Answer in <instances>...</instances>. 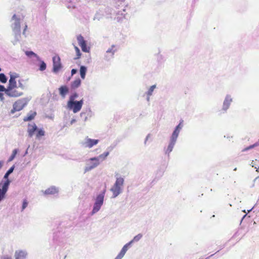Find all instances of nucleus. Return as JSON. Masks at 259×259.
<instances>
[{
  "mask_svg": "<svg viewBox=\"0 0 259 259\" xmlns=\"http://www.w3.org/2000/svg\"><path fill=\"white\" fill-rule=\"evenodd\" d=\"M72 122H74V120L71 121V123H72Z\"/></svg>",
  "mask_w": 259,
  "mask_h": 259,
  "instance_id": "48",
  "label": "nucleus"
},
{
  "mask_svg": "<svg viewBox=\"0 0 259 259\" xmlns=\"http://www.w3.org/2000/svg\"><path fill=\"white\" fill-rule=\"evenodd\" d=\"M80 83L81 81L78 78L72 82L71 87L72 88H77L80 85Z\"/></svg>",
  "mask_w": 259,
  "mask_h": 259,
  "instance_id": "21",
  "label": "nucleus"
},
{
  "mask_svg": "<svg viewBox=\"0 0 259 259\" xmlns=\"http://www.w3.org/2000/svg\"><path fill=\"white\" fill-rule=\"evenodd\" d=\"M257 171H259V167L256 170Z\"/></svg>",
  "mask_w": 259,
  "mask_h": 259,
  "instance_id": "47",
  "label": "nucleus"
},
{
  "mask_svg": "<svg viewBox=\"0 0 259 259\" xmlns=\"http://www.w3.org/2000/svg\"><path fill=\"white\" fill-rule=\"evenodd\" d=\"M17 149H14L13 151V153L11 155V156H10V157L9 158V161H11L12 160H13V159L15 158L16 155L17 154Z\"/></svg>",
  "mask_w": 259,
  "mask_h": 259,
  "instance_id": "30",
  "label": "nucleus"
},
{
  "mask_svg": "<svg viewBox=\"0 0 259 259\" xmlns=\"http://www.w3.org/2000/svg\"><path fill=\"white\" fill-rule=\"evenodd\" d=\"M179 133H180L179 130L175 128V130L174 131V132L172 134V136L171 137V140L176 142V140L178 137Z\"/></svg>",
  "mask_w": 259,
  "mask_h": 259,
  "instance_id": "19",
  "label": "nucleus"
},
{
  "mask_svg": "<svg viewBox=\"0 0 259 259\" xmlns=\"http://www.w3.org/2000/svg\"><path fill=\"white\" fill-rule=\"evenodd\" d=\"M27 25H25V29H24V32H23V33H24V32L26 31V30L27 29Z\"/></svg>",
  "mask_w": 259,
  "mask_h": 259,
  "instance_id": "43",
  "label": "nucleus"
},
{
  "mask_svg": "<svg viewBox=\"0 0 259 259\" xmlns=\"http://www.w3.org/2000/svg\"><path fill=\"white\" fill-rule=\"evenodd\" d=\"M259 145V144L258 143H255L254 144H253L252 145H250L249 146V147H247L246 148H245L243 151H246V150H249L251 148H253Z\"/></svg>",
  "mask_w": 259,
  "mask_h": 259,
  "instance_id": "32",
  "label": "nucleus"
},
{
  "mask_svg": "<svg viewBox=\"0 0 259 259\" xmlns=\"http://www.w3.org/2000/svg\"><path fill=\"white\" fill-rule=\"evenodd\" d=\"M254 213H255V214H256V215H257V214L258 213H259V211H247V213L246 214H245L243 216V218H242V220L243 219H245V217H246L247 215H248V214H249L248 217H249V218H250V217L253 216V214Z\"/></svg>",
  "mask_w": 259,
  "mask_h": 259,
  "instance_id": "23",
  "label": "nucleus"
},
{
  "mask_svg": "<svg viewBox=\"0 0 259 259\" xmlns=\"http://www.w3.org/2000/svg\"><path fill=\"white\" fill-rule=\"evenodd\" d=\"M4 164V162L3 161H0V169L2 168Z\"/></svg>",
  "mask_w": 259,
  "mask_h": 259,
  "instance_id": "41",
  "label": "nucleus"
},
{
  "mask_svg": "<svg viewBox=\"0 0 259 259\" xmlns=\"http://www.w3.org/2000/svg\"><path fill=\"white\" fill-rule=\"evenodd\" d=\"M28 256V252L26 249H18L15 251V259H26Z\"/></svg>",
  "mask_w": 259,
  "mask_h": 259,
  "instance_id": "8",
  "label": "nucleus"
},
{
  "mask_svg": "<svg viewBox=\"0 0 259 259\" xmlns=\"http://www.w3.org/2000/svg\"><path fill=\"white\" fill-rule=\"evenodd\" d=\"M1 71V68H0V71Z\"/></svg>",
  "mask_w": 259,
  "mask_h": 259,
  "instance_id": "50",
  "label": "nucleus"
},
{
  "mask_svg": "<svg viewBox=\"0 0 259 259\" xmlns=\"http://www.w3.org/2000/svg\"><path fill=\"white\" fill-rule=\"evenodd\" d=\"M10 78L9 81V85L6 90V93L10 97H17L23 94V91L24 89V85L22 81L18 80V84L16 82V78L19 77L18 74L15 72L9 73Z\"/></svg>",
  "mask_w": 259,
  "mask_h": 259,
  "instance_id": "1",
  "label": "nucleus"
},
{
  "mask_svg": "<svg viewBox=\"0 0 259 259\" xmlns=\"http://www.w3.org/2000/svg\"><path fill=\"white\" fill-rule=\"evenodd\" d=\"M1 259H13V258L11 255H5L3 256H2Z\"/></svg>",
  "mask_w": 259,
  "mask_h": 259,
  "instance_id": "35",
  "label": "nucleus"
},
{
  "mask_svg": "<svg viewBox=\"0 0 259 259\" xmlns=\"http://www.w3.org/2000/svg\"><path fill=\"white\" fill-rule=\"evenodd\" d=\"M14 169V166H12L8 171H9L11 174L13 172V170Z\"/></svg>",
  "mask_w": 259,
  "mask_h": 259,
  "instance_id": "39",
  "label": "nucleus"
},
{
  "mask_svg": "<svg viewBox=\"0 0 259 259\" xmlns=\"http://www.w3.org/2000/svg\"><path fill=\"white\" fill-rule=\"evenodd\" d=\"M77 72V70L75 69H72L71 70V75H74V74H75Z\"/></svg>",
  "mask_w": 259,
  "mask_h": 259,
  "instance_id": "38",
  "label": "nucleus"
},
{
  "mask_svg": "<svg viewBox=\"0 0 259 259\" xmlns=\"http://www.w3.org/2000/svg\"><path fill=\"white\" fill-rule=\"evenodd\" d=\"M83 100L81 99L80 101H68L67 102V107L69 109L72 110L73 113H75L79 112L83 105Z\"/></svg>",
  "mask_w": 259,
  "mask_h": 259,
  "instance_id": "4",
  "label": "nucleus"
},
{
  "mask_svg": "<svg viewBox=\"0 0 259 259\" xmlns=\"http://www.w3.org/2000/svg\"><path fill=\"white\" fill-rule=\"evenodd\" d=\"M232 101V99L229 97H227L224 102L223 103V109L226 111L227 110L230 105V103Z\"/></svg>",
  "mask_w": 259,
  "mask_h": 259,
  "instance_id": "16",
  "label": "nucleus"
},
{
  "mask_svg": "<svg viewBox=\"0 0 259 259\" xmlns=\"http://www.w3.org/2000/svg\"><path fill=\"white\" fill-rule=\"evenodd\" d=\"M213 255V254L211 255H210V256H209V257H206L205 259H208V258H209V257H210V256H212Z\"/></svg>",
  "mask_w": 259,
  "mask_h": 259,
  "instance_id": "46",
  "label": "nucleus"
},
{
  "mask_svg": "<svg viewBox=\"0 0 259 259\" xmlns=\"http://www.w3.org/2000/svg\"><path fill=\"white\" fill-rule=\"evenodd\" d=\"M87 71V69L86 67H85L84 66H81L80 67V70H79L81 78L83 79L85 78Z\"/></svg>",
  "mask_w": 259,
  "mask_h": 259,
  "instance_id": "17",
  "label": "nucleus"
},
{
  "mask_svg": "<svg viewBox=\"0 0 259 259\" xmlns=\"http://www.w3.org/2000/svg\"><path fill=\"white\" fill-rule=\"evenodd\" d=\"M46 69V64L44 61H42L40 65L39 70L41 71H44Z\"/></svg>",
  "mask_w": 259,
  "mask_h": 259,
  "instance_id": "31",
  "label": "nucleus"
},
{
  "mask_svg": "<svg viewBox=\"0 0 259 259\" xmlns=\"http://www.w3.org/2000/svg\"><path fill=\"white\" fill-rule=\"evenodd\" d=\"M9 176L5 174L3 180L0 182V201L5 198L10 184L11 181L8 179Z\"/></svg>",
  "mask_w": 259,
  "mask_h": 259,
  "instance_id": "3",
  "label": "nucleus"
},
{
  "mask_svg": "<svg viewBox=\"0 0 259 259\" xmlns=\"http://www.w3.org/2000/svg\"><path fill=\"white\" fill-rule=\"evenodd\" d=\"M36 114V112H34L29 115H28L27 116L24 118L23 120L24 121H30L35 117Z\"/></svg>",
  "mask_w": 259,
  "mask_h": 259,
  "instance_id": "18",
  "label": "nucleus"
},
{
  "mask_svg": "<svg viewBox=\"0 0 259 259\" xmlns=\"http://www.w3.org/2000/svg\"><path fill=\"white\" fill-rule=\"evenodd\" d=\"M16 15L15 14H14L13 16V19H16Z\"/></svg>",
  "mask_w": 259,
  "mask_h": 259,
  "instance_id": "44",
  "label": "nucleus"
},
{
  "mask_svg": "<svg viewBox=\"0 0 259 259\" xmlns=\"http://www.w3.org/2000/svg\"><path fill=\"white\" fill-rule=\"evenodd\" d=\"M124 182V180L122 178H118L116 179V182L115 183V185L116 186H118L121 188V187L123 185Z\"/></svg>",
  "mask_w": 259,
  "mask_h": 259,
  "instance_id": "20",
  "label": "nucleus"
},
{
  "mask_svg": "<svg viewBox=\"0 0 259 259\" xmlns=\"http://www.w3.org/2000/svg\"><path fill=\"white\" fill-rule=\"evenodd\" d=\"M99 142L98 140L91 139L89 138L85 139V141L83 143V145L85 148H91L94 145H97Z\"/></svg>",
  "mask_w": 259,
  "mask_h": 259,
  "instance_id": "11",
  "label": "nucleus"
},
{
  "mask_svg": "<svg viewBox=\"0 0 259 259\" xmlns=\"http://www.w3.org/2000/svg\"><path fill=\"white\" fill-rule=\"evenodd\" d=\"M114 49V46H112L111 48H110L106 51L107 54H111V57H112L113 56L114 53L115 52V50Z\"/></svg>",
  "mask_w": 259,
  "mask_h": 259,
  "instance_id": "25",
  "label": "nucleus"
},
{
  "mask_svg": "<svg viewBox=\"0 0 259 259\" xmlns=\"http://www.w3.org/2000/svg\"><path fill=\"white\" fill-rule=\"evenodd\" d=\"M5 87L3 85H0V92L6 91Z\"/></svg>",
  "mask_w": 259,
  "mask_h": 259,
  "instance_id": "37",
  "label": "nucleus"
},
{
  "mask_svg": "<svg viewBox=\"0 0 259 259\" xmlns=\"http://www.w3.org/2000/svg\"><path fill=\"white\" fill-rule=\"evenodd\" d=\"M77 97V94L74 93L70 97L69 101H75V98H76Z\"/></svg>",
  "mask_w": 259,
  "mask_h": 259,
  "instance_id": "33",
  "label": "nucleus"
},
{
  "mask_svg": "<svg viewBox=\"0 0 259 259\" xmlns=\"http://www.w3.org/2000/svg\"><path fill=\"white\" fill-rule=\"evenodd\" d=\"M74 49L76 53V57L74 59H78L81 56V53L80 52L79 48L77 47L74 46Z\"/></svg>",
  "mask_w": 259,
  "mask_h": 259,
  "instance_id": "26",
  "label": "nucleus"
},
{
  "mask_svg": "<svg viewBox=\"0 0 259 259\" xmlns=\"http://www.w3.org/2000/svg\"><path fill=\"white\" fill-rule=\"evenodd\" d=\"M28 204V203L26 199L24 200L23 201V204H22V209H24L27 206Z\"/></svg>",
  "mask_w": 259,
  "mask_h": 259,
  "instance_id": "34",
  "label": "nucleus"
},
{
  "mask_svg": "<svg viewBox=\"0 0 259 259\" xmlns=\"http://www.w3.org/2000/svg\"><path fill=\"white\" fill-rule=\"evenodd\" d=\"M60 95L63 97L64 98L66 94L68 93L69 90L68 88L66 85H63L60 87L59 88Z\"/></svg>",
  "mask_w": 259,
  "mask_h": 259,
  "instance_id": "14",
  "label": "nucleus"
},
{
  "mask_svg": "<svg viewBox=\"0 0 259 259\" xmlns=\"http://www.w3.org/2000/svg\"><path fill=\"white\" fill-rule=\"evenodd\" d=\"M175 142H176L171 140L170 143V144H169V145H168V146L167 147V149L166 150V152L169 153V152H170L172 151Z\"/></svg>",
  "mask_w": 259,
  "mask_h": 259,
  "instance_id": "24",
  "label": "nucleus"
},
{
  "mask_svg": "<svg viewBox=\"0 0 259 259\" xmlns=\"http://www.w3.org/2000/svg\"><path fill=\"white\" fill-rule=\"evenodd\" d=\"M37 130V126L34 123H33L32 124H28L27 132L29 137H32L34 135V132H36Z\"/></svg>",
  "mask_w": 259,
  "mask_h": 259,
  "instance_id": "12",
  "label": "nucleus"
},
{
  "mask_svg": "<svg viewBox=\"0 0 259 259\" xmlns=\"http://www.w3.org/2000/svg\"><path fill=\"white\" fill-rule=\"evenodd\" d=\"M6 174H7L8 175H10L11 174V173L9 171H7Z\"/></svg>",
  "mask_w": 259,
  "mask_h": 259,
  "instance_id": "45",
  "label": "nucleus"
},
{
  "mask_svg": "<svg viewBox=\"0 0 259 259\" xmlns=\"http://www.w3.org/2000/svg\"><path fill=\"white\" fill-rule=\"evenodd\" d=\"M77 39L82 51L84 52H89L90 48L87 47L86 41L84 39L83 37L81 35H79L77 36Z\"/></svg>",
  "mask_w": 259,
  "mask_h": 259,
  "instance_id": "10",
  "label": "nucleus"
},
{
  "mask_svg": "<svg viewBox=\"0 0 259 259\" xmlns=\"http://www.w3.org/2000/svg\"><path fill=\"white\" fill-rule=\"evenodd\" d=\"M182 122H183V121L181 122L178 124V125H177V127H176V129L178 130H179V131H180V130L182 128V126H183Z\"/></svg>",
  "mask_w": 259,
  "mask_h": 259,
  "instance_id": "36",
  "label": "nucleus"
},
{
  "mask_svg": "<svg viewBox=\"0 0 259 259\" xmlns=\"http://www.w3.org/2000/svg\"><path fill=\"white\" fill-rule=\"evenodd\" d=\"M0 81L2 83H6L7 81V78L4 73L0 74Z\"/></svg>",
  "mask_w": 259,
  "mask_h": 259,
  "instance_id": "27",
  "label": "nucleus"
},
{
  "mask_svg": "<svg viewBox=\"0 0 259 259\" xmlns=\"http://www.w3.org/2000/svg\"><path fill=\"white\" fill-rule=\"evenodd\" d=\"M57 193H58V190L55 187H50L45 191V194L47 195L55 194Z\"/></svg>",
  "mask_w": 259,
  "mask_h": 259,
  "instance_id": "15",
  "label": "nucleus"
},
{
  "mask_svg": "<svg viewBox=\"0 0 259 259\" xmlns=\"http://www.w3.org/2000/svg\"><path fill=\"white\" fill-rule=\"evenodd\" d=\"M53 71L55 73H57L61 70L62 67L60 57L58 55L55 56L53 58Z\"/></svg>",
  "mask_w": 259,
  "mask_h": 259,
  "instance_id": "7",
  "label": "nucleus"
},
{
  "mask_svg": "<svg viewBox=\"0 0 259 259\" xmlns=\"http://www.w3.org/2000/svg\"><path fill=\"white\" fill-rule=\"evenodd\" d=\"M25 54L29 57H31L32 56H37L36 54L32 51H26Z\"/></svg>",
  "mask_w": 259,
  "mask_h": 259,
  "instance_id": "29",
  "label": "nucleus"
},
{
  "mask_svg": "<svg viewBox=\"0 0 259 259\" xmlns=\"http://www.w3.org/2000/svg\"><path fill=\"white\" fill-rule=\"evenodd\" d=\"M254 181H258L259 182V176L255 178Z\"/></svg>",
  "mask_w": 259,
  "mask_h": 259,
  "instance_id": "42",
  "label": "nucleus"
},
{
  "mask_svg": "<svg viewBox=\"0 0 259 259\" xmlns=\"http://www.w3.org/2000/svg\"><path fill=\"white\" fill-rule=\"evenodd\" d=\"M156 88V85H153L152 86L150 87V89H149L148 92H147V95L149 96H151L152 94V93L154 91V90L155 89V88Z\"/></svg>",
  "mask_w": 259,
  "mask_h": 259,
  "instance_id": "28",
  "label": "nucleus"
},
{
  "mask_svg": "<svg viewBox=\"0 0 259 259\" xmlns=\"http://www.w3.org/2000/svg\"><path fill=\"white\" fill-rule=\"evenodd\" d=\"M105 192V190H104L102 194L97 196L93 210H99L101 208L103 203Z\"/></svg>",
  "mask_w": 259,
  "mask_h": 259,
  "instance_id": "6",
  "label": "nucleus"
},
{
  "mask_svg": "<svg viewBox=\"0 0 259 259\" xmlns=\"http://www.w3.org/2000/svg\"><path fill=\"white\" fill-rule=\"evenodd\" d=\"M109 152H105L104 153L100 155L98 158H97V157L91 158L90 159V160L92 161H95V162L92 165H91L90 166L86 167L85 168V172L89 171V170H91L92 169L96 167L99 164V158H101L102 159H105L106 158V157L109 155Z\"/></svg>",
  "mask_w": 259,
  "mask_h": 259,
  "instance_id": "5",
  "label": "nucleus"
},
{
  "mask_svg": "<svg viewBox=\"0 0 259 259\" xmlns=\"http://www.w3.org/2000/svg\"><path fill=\"white\" fill-rule=\"evenodd\" d=\"M72 122H74V120L71 121V123H72Z\"/></svg>",
  "mask_w": 259,
  "mask_h": 259,
  "instance_id": "49",
  "label": "nucleus"
},
{
  "mask_svg": "<svg viewBox=\"0 0 259 259\" xmlns=\"http://www.w3.org/2000/svg\"><path fill=\"white\" fill-rule=\"evenodd\" d=\"M45 135V132L42 129L37 130L36 137L37 138H39L40 137L44 136Z\"/></svg>",
  "mask_w": 259,
  "mask_h": 259,
  "instance_id": "22",
  "label": "nucleus"
},
{
  "mask_svg": "<svg viewBox=\"0 0 259 259\" xmlns=\"http://www.w3.org/2000/svg\"><path fill=\"white\" fill-rule=\"evenodd\" d=\"M142 237L143 235L142 234H139L135 236L131 241H130L127 243L125 244L123 246L120 252L114 259H122L123 257L124 256L127 250L129 248L131 247L132 244L134 242H137L139 241L142 238Z\"/></svg>",
  "mask_w": 259,
  "mask_h": 259,
  "instance_id": "2",
  "label": "nucleus"
},
{
  "mask_svg": "<svg viewBox=\"0 0 259 259\" xmlns=\"http://www.w3.org/2000/svg\"><path fill=\"white\" fill-rule=\"evenodd\" d=\"M0 100L3 101L4 100L3 94L0 92Z\"/></svg>",
  "mask_w": 259,
  "mask_h": 259,
  "instance_id": "40",
  "label": "nucleus"
},
{
  "mask_svg": "<svg viewBox=\"0 0 259 259\" xmlns=\"http://www.w3.org/2000/svg\"><path fill=\"white\" fill-rule=\"evenodd\" d=\"M111 191L113 193V197H116L121 192V188L116 185L114 184L113 187L111 189Z\"/></svg>",
  "mask_w": 259,
  "mask_h": 259,
  "instance_id": "13",
  "label": "nucleus"
},
{
  "mask_svg": "<svg viewBox=\"0 0 259 259\" xmlns=\"http://www.w3.org/2000/svg\"><path fill=\"white\" fill-rule=\"evenodd\" d=\"M24 103L21 100H19L15 102L13 104V109L11 110L10 113L14 114L16 111L21 110L24 107Z\"/></svg>",
  "mask_w": 259,
  "mask_h": 259,
  "instance_id": "9",
  "label": "nucleus"
}]
</instances>
